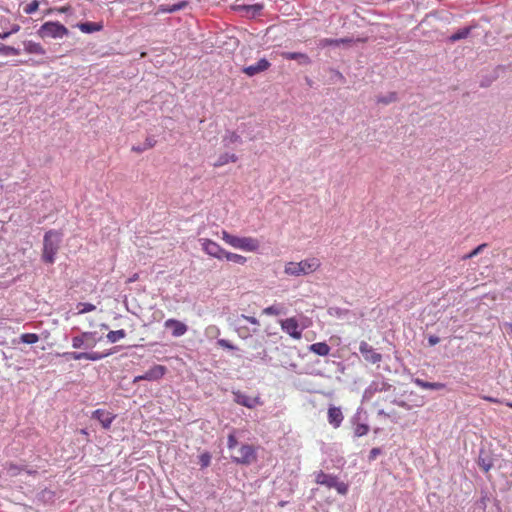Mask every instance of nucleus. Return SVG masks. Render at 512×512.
Masks as SVG:
<instances>
[{
    "instance_id": "nucleus-1",
    "label": "nucleus",
    "mask_w": 512,
    "mask_h": 512,
    "mask_svg": "<svg viewBox=\"0 0 512 512\" xmlns=\"http://www.w3.org/2000/svg\"><path fill=\"white\" fill-rule=\"evenodd\" d=\"M321 261L317 257H309L300 262L290 261L285 264L284 273L289 276H305L319 270Z\"/></svg>"
},
{
    "instance_id": "nucleus-2",
    "label": "nucleus",
    "mask_w": 512,
    "mask_h": 512,
    "mask_svg": "<svg viewBox=\"0 0 512 512\" xmlns=\"http://www.w3.org/2000/svg\"><path fill=\"white\" fill-rule=\"evenodd\" d=\"M221 239L231 247L245 252H257L260 248V242L257 238L235 236L226 230L221 231Z\"/></svg>"
},
{
    "instance_id": "nucleus-3",
    "label": "nucleus",
    "mask_w": 512,
    "mask_h": 512,
    "mask_svg": "<svg viewBox=\"0 0 512 512\" xmlns=\"http://www.w3.org/2000/svg\"><path fill=\"white\" fill-rule=\"evenodd\" d=\"M61 235L59 232L49 230L44 235L42 260L45 263L52 264L59 249Z\"/></svg>"
},
{
    "instance_id": "nucleus-4",
    "label": "nucleus",
    "mask_w": 512,
    "mask_h": 512,
    "mask_svg": "<svg viewBox=\"0 0 512 512\" xmlns=\"http://www.w3.org/2000/svg\"><path fill=\"white\" fill-rule=\"evenodd\" d=\"M315 482L324 485L327 488H334L341 495H346L348 492V485L338 480L337 476L327 474L319 471L315 476Z\"/></svg>"
},
{
    "instance_id": "nucleus-5",
    "label": "nucleus",
    "mask_w": 512,
    "mask_h": 512,
    "mask_svg": "<svg viewBox=\"0 0 512 512\" xmlns=\"http://www.w3.org/2000/svg\"><path fill=\"white\" fill-rule=\"evenodd\" d=\"M41 38H63L68 35V29L59 22H45L38 30Z\"/></svg>"
},
{
    "instance_id": "nucleus-6",
    "label": "nucleus",
    "mask_w": 512,
    "mask_h": 512,
    "mask_svg": "<svg viewBox=\"0 0 512 512\" xmlns=\"http://www.w3.org/2000/svg\"><path fill=\"white\" fill-rule=\"evenodd\" d=\"M257 459L256 448L253 445L244 444L238 450L237 454L232 456V461L237 464L250 465Z\"/></svg>"
},
{
    "instance_id": "nucleus-7",
    "label": "nucleus",
    "mask_w": 512,
    "mask_h": 512,
    "mask_svg": "<svg viewBox=\"0 0 512 512\" xmlns=\"http://www.w3.org/2000/svg\"><path fill=\"white\" fill-rule=\"evenodd\" d=\"M167 372V368L160 364H155L148 371H146L143 375H138L134 378L133 382L137 383L139 381H158L164 377Z\"/></svg>"
},
{
    "instance_id": "nucleus-8",
    "label": "nucleus",
    "mask_w": 512,
    "mask_h": 512,
    "mask_svg": "<svg viewBox=\"0 0 512 512\" xmlns=\"http://www.w3.org/2000/svg\"><path fill=\"white\" fill-rule=\"evenodd\" d=\"M202 250L209 256L221 260L224 258L226 250L223 249L217 242L211 239H201Z\"/></svg>"
},
{
    "instance_id": "nucleus-9",
    "label": "nucleus",
    "mask_w": 512,
    "mask_h": 512,
    "mask_svg": "<svg viewBox=\"0 0 512 512\" xmlns=\"http://www.w3.org/2000/svg\"><path fill=\"white\" fill-rule=\"evenodd\" d=\"M95 333L94 332H82L80 335L72 338V347L74 349L80 348H93L96 345Z\"/></svg>"
},
{
    "instance_id": "nucleus-10",
    "label": "nucleus",
    "mask_w": 512,
    "mask_h": 512,
    "mask_svg": "<svg viewBox=\"0 0 512 512\" xmlns=\"http://www.w3.org/2000/svg\"><path fill=\"white\" fill-rule=\"evenodd\" d=\"M359 351L363 355L365 361L371 364H377L382 361V355L378 353L370 344L366 341H361L359 345Z\"/></svg>"
},
{
    "instance_id": "nucleus-11",
    "label": "nucleus",
    "mask_w": 512,
    "mask_h": 512,
    "mask_svg": "<svg viewBox=\"0 0 512 512\" xmlns=\"http://www.w3.org/2000/svg\"><path fill=\"white\" fill-rule=\"evenodd\" d=\"M281 329L291 336L293 339L299 340L302 337V332L299 329L298 321L295 317H290L280 322Z\"/></svg>"
},
{
    "instance_id": "nucleus-12",
    "label": "nucleus",
    "mask_w": 512,
    "mask_h": 512,
    "mask_svg": "<svg viewBox=\"0 0 512 512\" xmlns=\"http://www.w3.org/2000/svg\"><path fill=\"white\" fill-rule=\"evenodd\" d=\"M110 353H99V352H66L63 353L64 357H69L73 360H90V361H97L100 360L106 356H108Z\"/></svg>"
},
{
    "instance_id": "nucleus-13",
    "label": "nucleus",
    "mask_w": 512,
    "mask_h": 512,
    "mask_svg": "<svg viewBox=\"0 0 512 512\" xmlns=\"http://www.w3.org/2000/svg\"><path fill=\"white\" fill-rule=\"evenodd\" d=\"M92 418L98 420L104 429H109L116 415L104 409H97L93 411Z\"/></svg>"
},
{
    "instance_id": "nucleus-14",
    "label": "nucleus",
    "mask_w": 512,
    "mask_h": 512,
    "mask_svg": "<svg viewBox=\"0 0 512 512\" xmlns=\"http://www.w3.org/2000/svg\"><path fill=\"white\" fill-rule=\"evenodd\" d=\"M164 327L171 329V334L174 337H181L188 331V327L185 323L174 318L167 319L164 322Z\"/></svg>"
},
{
    "instance_id": "nucleus-15",
    "label": "nucleus",
    "mask_w": 512,
    "mask_h": 512,
    "mask_svg": "<svg viewBox=\"0 0 512 512\" xmlns=\"http://www.w3.org/2000/svg\"><path fill=\"white\" fill-rule=\"evenodd\" d=\"M235 402L247 408H254L258 405H262L263 402L259 397H250L241 392H234Z\"/></svg>"
},
{
    "instance_id": "nucleus-16",
    "label": "nucleus",
    "mask_w": 512,
    "mask_h": 512,
    "mask_svg": "<svg viewBox=\"0 0 512 512\" xmlns=\"http://www.w3.org/2000/svg\"><path fill=\"white\" fill-rule=\"evenodd\" d=\"M328 422L334 428H339L343 422L344 416L341 408L330 406L327 412Z\"/></svg>"
},
{
    "instance_id": "nucleus-17",
    "label": "nucleus",
    "mask_w": 512,
    "mask_h": 512,
    "mask_svg": "<svg viewBox=\"0 0 512 512\" xmlns=\"http://www.w3.org/2000/svg\"><path fill=\"white\" fill-rule=\"evenodd\" d=\"M269 67L270 63L265 58H262L256 64L245 67L243 72L251 77L260 72L266 71Z\"/></svg>"
},
{
    "instance_id": "nucleus-18",
    "label": "nucleus",
    "mask_w": 512,
    "mask_h": 512,
    "mask_svg": "<svg viewBox=\"0 0 512 512\" xmlns=\"http://www.w3.org/2000/svg\"><path fill=\"white\" fill-rule=\"evenodd\" d=\"M365 41H366V39L353 40L352 38H340V39L324 38V39L320 40V46L321 47L339 46L341 44H351L354 42H365Z\"/></svg>"
},
{
    "instance_id": "nucleus-19",
    "label": "nucleus",
    "mask_w": 512,
    "mask_h": 512,
    "mask_svg": "<svg viewBox=\"0 0 512 512\" xmlns=\"http://www.w3.org/2000/svg\"><path fill=\"white\" fill-rule=\"evenodd\" d=\"M281 55H282L283 58H285L287 60H298L302 64H309L310 63V58L305 53H300V52H283Z\"/></svg>"
},
{
    "instance_id": "nucleus-20",
    "label": "nucleus",
    "mask_w": 512,
    "mask_h": 512,
    "mask_svg": "<svg viewBox=\"0 0 512 512\" xmlns=\"http://www.w3.org/2000/svg\"><path fill=\"white\" fill-rule=\"evenodd\" d=\"M309 350L319 356H327L330 352V347L325 342H317L309 346Z\"/></svg>"
},
{
    "instance_id": "nucleus-21",
    "label": "nucleus",
    "mask_w": 512,
    "mask_h": 512,
    "mask_svg": "<svg viewBox=\"0 0 512 512\" xmlns=\"http://www.w3.org/2000/svg\"><path fill=\"white\" fill-rule=\"evenodd\" d=\"M415 384L422 388V389H428V390H441L445 388V384L441 382H427L422 379H415Z\"/></svg>"
},
{
    "instance_id": "nucleus-22",
    "label": "nucleus",
    "mask_w": 512,
    "mask_h": 512,
    "mask_svg": "<svg viewBox=\"0 0 512 512\" xmlns=\"http://www.w3.org/2000/svg\"><path fill=\"white\" fill-rule=\"evenodd\" d=\"M187 5V1H181L174 5H160L158 7V13H173L179 10H183Z\"/></svg>"
},
{
    "instance_id": "nucleus-23",
    "label": "nucleus",
    "mask_w": 512,
    "mask_h": 512,
    "mask_svg": "<svg viewBox=\"0 0 512 512\" xmlns=\"http://www.w3.org/2000/svg\"><path fill=\"white\" fill-rule=\"evenodd\" d=\"M83 33H93L102 30L103 25L97 22H85L78 25Z\"/></svg>"
},
{
    "instance_id": "nucleus-24",
    "label": "nucleus",
    "mask_w": 512,
    "mask_h": 512,
    "mask_svg": "<svg viewBox=\"0 0 512 512\" xmlns=\"http://www.w3.org/2000/svg\"><path fill=\"white\" fill-rule=\"evenodd\" d=\"M25 51L30 54L44 55L45 49L40 43L29 41L25 44Z\"/></svg>"
},
{
    "instance_id": "nucleus-25",
    "label": "nucleus",
    "mask_w": 512,
    "mask_h": 512,
    "mask_svg": "<svg viewBox=\"0 0 512 512\" xmlns=\"http://www.w3.org/2000/svg\"><path fill=\"white\" fill-rule=\"evenodd\" d=\"M238 157L235 154L224 153L220 155L217 161L214 163V167H221L228 164L229 162H236Z\"/></svg>"
},
{
    "instance_id": "nucleus-26",
    "label": "nucleus",
    "mask_w": 512,
    "mask_h": 512,
    "mask_svg": "<svg viewBox=\"0 0 512 512\" xmlns=\"http://www.w3.org/2000/svg\"><path fill=\"white\" fill-rule=\"evenodd\" d=\"M224 258L227 261H231L240 265H244L247 262V258L245 256L229 251H226Z\"/></svg>"
},
{
    "instance_id": "nucleus-27",
    "label": "nucleus",
    "mask_w": 512,
    "mask_h": 512,
    "mask_svg": "<svg viewBox=\"0 0 512 512\" xmlns=\"http://www.w3.org/2000/svg\"><path fill=\"white\" fill-rule=\"evenodd\" d=\"M240 9L245 10L247 12V14L250 15L251 17H255V16L260 15V12L263 9V5L262 4L245 5V6H241Z\"/></svg>"
},
{
    "instance_id": "nucleus-28",
    "label": "nucleus",
    "mask_w": 512,
    "mask_h": 512,
    "mask_svg": "<svg viewBox=\"0 0 512 512\" xmlns=\"http://www.w3.org/2000/svg\"><path fill=\"white\" fill-rule=\"evenodd\" d=\"M262 313L269 316H278L284 314L285 311L283 306L281 305H271L269 307L264 308Z\"/></svg>"
},
{
    "instance_id": "nucleus-29",
    "label": "nucleus",
    "mask_w": 512,
    "mask_h": 512,
    "mask_svg": "<svg viewBox=\"0 0 512 512\" xmlns=\"http://www.w3.org/2000/svg\"><path fill=\"white\" fill-rule=\"evenodd\" d=\"M370 430L369 425L364 423H356L353 427V433L355 437H362L368 434Z\"/></svg>"
},
{
    "instance_id": "nucleus-30",
    "label": "nucleus",
    "mask_w": 512,
    "mask_h": 512,
    "mask_svg": "<svg viewBox=\"0 0 512 512\" xmlns=\"http://www.w3.org/2000/svg\"><path fill=\"white\" fill-rule=\"evenodd\" d=\"M125 336H126L125 330L120 329V330H116V331H110L106 337L109 342L115 343V342L119 341L120 339H123Z\"/></svg>"
},
{
    "instance_id": "nucleus-31",
    "label": "nucleus",
    "mask_w": 512,
    "mask_h": 512,
    "mask_svg": "<svg viewBox=\"0 0 512 512\" xmlns=\"http://www.w3.org/2000/svg\"><path fill=\"white\" fill-rule=\"evenodd\" d=\"M470 31H471V27L463 28V29L457 31L456 33L452 34L449 37V39L451 42H456L458 40L464 39V38L468 37V35L470 34Z\"/></svg>"
},
{
    "instance_id": "nucleus-32",
    "label": "nucleus",
    "mask_w": 512,
    "mask_h": 512,
    "mask_svg": "<svg viewBox=\"0 0 512 512\" xmlns=\"http://www.w3.org/2000/svg\"><path fill=\"white\" fill-rule=\"evenodd\" d=\"M20 340L26 344H34L39 341V336L35 333H24L20 336Z\"/></svg>"
},
{
    "instance_id": "nucleus-33",
    "label": "nucleus",
    "mask_w": 512,
    "mask_h": 512,
    "mask_svg": "<svg viewBox=\"0 0 512 512\" xmlns=\"http://www.w3.org/2000/svg\"><path fill=\"white\" fill-rule=\"evenodd\" d=\"M77 308H78L79 314L92 312L96 309L95 305H93L91 303H78Z\"/></svg>"
},
{
    "instance_id": "nucleus-34",
    "label": "nucleus",
    "mask_w": 512,
    "mask_h": 512,
    "mask_svg": "<svg viewBox=\"0 0 512 512\" xmlns=\"http://www.w3.org/2000/svg\"><path fill=\"white\" fill-rule=\"evenodd\" d=\"M396 99H397V94L395 92H391L387 96L378 97L377 102L387 105V104H390L392 102H395Z\"/></svg>"
},
{
    "instance_id": "nucleus-35",
    "label": "nucleus",
    "mask_w": 512,
    "mask_h": 512,
    "mask_svg": "<svg viewBox=\"0 0 512 512\" xmlns=\"http://www.w3.org/2000/svg\"><path fill=\"white\" fill-rule=\"evenodd\" d=\"M199 463L202 468H206L211 463V455L209 452H204L199 456Z\"/></svg>"
},
{
    "instance_id": "nucleus-36",
    "label": "nucleus",
    "mask_w": 512,
    "mask_h": 512,
    "mask_svg": "<svg viewBox=\"0 0 512 512\" xmlns=\"http://www.w3.org/2000/svg\"><path fill=\"white\" fill-rule=\"evenodd\" d=\"M39 8V3L37 0H34L32 1L31 3H29L25 8H24V11L25 13L27 14H32L34 12H36Z\"/></svg>"
},
{
    "instance_id": "nucleus-37",
    "label": "nucleus",
    "mask_w": 512,
    "mask_h": 512,
    "mask_svg": "<svg viewBox=\"0 0 512 512\" xmlns=\"http://www.w3.org/2000/svg\"><path fill=\"white\" fill-rule=\"evenodd\" d=\"M224 141H226L228 144H233L240 141V136L236 132H230L224 138Z\"/></svg>"
},
{
    "instance_id": "nucleus-38",
    "label": "nucleus",
    "mask_w": 512,
    "mask_h": 512,
    "mask_svg": "<svg viewBox=\"0 0 512 512\" xmlns=\"http://www.w3.org/2000/svg\"><path fill=\"white\" fill-rule=\"evenodd\" d=\"M486 247V244H481L477 246L474 250H472L469 254L465 255L463 259H470L478 255L484 248Z\"/></svg>"
},
{
    "instance_id": "nucleus-39",
    "label": "nucleus",
    "mask_w": 512,
    "mask_h": 512,
    "mask_svg": "<svg viewBox=\"0 0 512 512\" xmlns=\"http://www.w3.org/2000/svg\"><path fill=\"white\" fill-rule=\"evenodd\" d=\"M21 471H22V468H20L19 466L15 465V464H9L7 466V472L11 476H17Z\"/></svg>"
},
{
    "instance_id": "nucleus-40",
    "label": "nucleus",
    "mask_w": 512,
    "mask_h": 512,
    "mask_svg": "<svg viewBox=\"0 0 512 512\" xmlns=\"http://www.w3.org/2000/svg\"><path fill=\"white\" fill-rule=\"evenodd\" d=\"M0 52H2L5 55H17L18 54V50L11 46L0 47Z\"/></svg>"
},
{
    "instance_id": "nucleus-41",
    "label": "nucleus",
    "mask_w": 512,
    "mask_h": 512,
    "mask_svg": "<svg viewBox=\"0 0 512 512\" xmlns=\"http://www.w3.org/2000/svg\"><path fill=\"white\" fill-rule=\"evenodd\" d=\"M217 343L219 346H221L222 348H225V349H229V350L236 349V347L226 339H219Z\"/></svg>"
},
{
    "instance_id": "nucleus-42",
    "label": "nucleus",
    "mask_w": 512,
    "mask_h": 512,
    "mask_svg": "<svg viewBox=\"0 0 512 512\" xmlns=\"http://www.w3.org/2000/svg\"><path fill=\"white\" fill-rule=\"evenodd\" d=\"M238 444L237 438L234 434H230L227 439V447L229 449H234L236 445Z\"/></svg>"
},
{
    "instance_id": "nucleus-43",
    "label": "nucleus",
    "mask_w": 512,
    "mask_h": 512,
    "mask_svg": "<svg viewBox=\"0 0 512 512\" xmlns=\"http://www.w3.org/2000/svg\"><path fill=\"white\" fill-rule=\"evenodd\" d=\"M479 466L485 471V472H488L491 467H492V464L489 460H485V459H480L479 460Z\"/></svg>"
},
{
    "instance_id": "nucleus-44",
    "label": "nucleus",
    "mask_w": 512,
    "mask_h": 512,
    "mask_svg": "<svg viewBox=\"0 0 512 512\" xmlns=\"http://www.w3.org/2000/svg\"><path fill=\"white\" fill-rule=\"evenodd\" d=\"M241 317L248 321L249 323L253 324V325H256V326H259V321L257 318L253 317V316H246V315H241Z\"/></svg>"
},
{
    "instance_id": "nucleus-45",
    "label": "nucleus",
    "mask_w": 512,
    "mask_h": 512,
    "mask_svg": "<svg viewBox=\"0 0 512 512\" xmlns=\"http://www.w3.org/2000/svg\"><path fill=\"white\" fill-rule=\"evenodd\" d=\"M379 454H381L380 448H372L369 453V460H374Z\"/></svg>"
},
{
    "instance_id": "nucleus-46",
    "label": "nucleus",
    "mask_w": 512,
    "mask_h": 512,
    "mask_svg": "<svg viewBox=\"0 0 512 512\" xmlns=\"http://www.w3.org/2000/svg\"><path fill=\"white\" fill-rule=\"evenodd\" d=\"M482 399L483 400H486L488 402H491V403H497V404H501L503 403L502 400L498 399V398H494V397H491V396H482Z\"/></svg>"
},
{
    "instance_id": "nucleus-47",
    "label": "nucleus",
    "mask_w": 512,
    "mask_h": 512,
    "mask_svg": "<svg viewBox=\"0 0 512 512\" xmlns=\"http://www.w3.org/2000/svg\"><path fill=\"white\" fill-rule=\"evenodd\" d=\"M237 332H238V335L241 338H247L248 337V331H247V328H245V327H239L237 329Z\"/></svg>"
},
{
    "instance_id": "nucleus-48",
    "label": "nucleus",
    "mask_w": 512,
    "mask_h": 512,
    "mask_svg": "<svg viewBox=\"0 0 512 512\" xmlns=\"http://www.w3.org/2000/svg\"><path fill=\"white\" fill-rule=\"evenodd\" d=\"M440 341L439 337L437 336H430L429 339H428V342L431 346H434L436 344H438Z\"/></svg>"
},
{
    "instance_id": "nucleus-49",
    "label": "nucleus",
    "mask_w": 512,
    "mask_h": 512,
    "mask_svg": "<svg viewBox=\"0 0 512 512\" xmlns=\"http://www.w3.org/2000/svg\"><path fill=\"white\" fill-rule=\"evenodd\" d=\"M18 29H19V27L17 26L16 28L12 29V31H10V32L0 33V38L4 39V38L8 37L11 33L17 32Z\"/></svg>"
},
{
    "instance_id": "nucleus-50",
    "label": "nucleus",
    "mask_w": 512,
    "mask_h": 512,
    "mask_svg": "<svg viewBox=\"0 0 512 512\" xmlns=\"http://www.w3.org/2000/svg\"><path fill=\"white\" fill-rule=\"evenodd\" d=\"M80 433H81L82 435H84V436H88V435H89L86 429H81V430H80Z\"/></svg>"
},
{
    "instance_id": "nucleus-51",
    "label": "nucleus",
    "mask_w": 512,
    "mask_h": 512,
    "mask_svg": "<svg viewBox=\"0 0 512 512\" xmlns=\"http://www.w3.org/2000/svg\"><path fill=\"white\" fill-rule=\"evenodd\" d=\"M505 405H506V406H508V407H510V408H512V402H511V401H507V402H505Z\"/></svg>"
},
{
    "instance_id": "nucleus-52",
    "label": "nucleus",
    "mask_w": 512,
    "mask_h": 512,
    "mask_svg": "<svg viewBox=\"0 0 512 512\" xmlns=\"http://www.w3.org/2000/svg\"><path fill=\"white\" fill-rule=\"evenodd\" d=\"M133 150H134V151H137V152L142 151L139 147H136V148L134 147V148H133Z\"/></svg>"
},
{
    "instance_id": "nucleus-53",
    "label": "nucleus",
    "mask_w": 512,
    "mask_h": 512,
    "mask_svg": "<svg viewBox=\"0 0 512 512\" xmlns=\"http://www.w3.org/2000/svg\"><path fill=\"white\" fill-rule=\"evenodd\" d=\"M279 505H280V506H284V505H285V502H283V501H282V502H280V503H279Z\"/></svg>"
},
{
    "instance_id": "nucleus-54",
    "label": "nucleus",
    "mask_w": 512,
    "mask_h": 512,
    "mask_svg": "<svg viewBox=\"0 0 512 512\" xmlns=\"http://www.w3.org/2000/svg\"><path fill=\"white\" fill-rule=\"evenodd\" d=\"M154 143H149L148 147H153Z\"/></svg>"
}]
</instances>
